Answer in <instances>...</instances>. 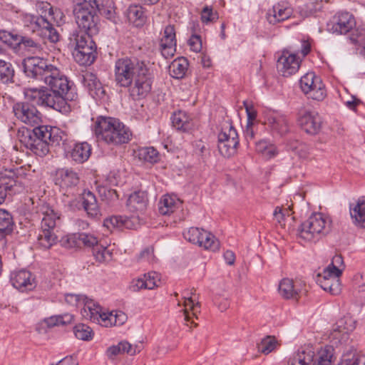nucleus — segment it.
Masks as SVG:
<instances>
[{
  "label": "nucleus",
  "mask_w": 365,
  "mask_h": 365,
  "mask_svg": "<svg viewBox=\"0 0 365 365\" xmlns=\"http://www.w3.org/2000/svg\"><path fill=\"white\" fill-rule=\"evenodd\" d=\"M322 118L315 111L301 110L298 115V123L300 128L310 135L317 134L322 128Z\"/></svg>",
  "instance_id": "nucleus-14"
},
{
  "label": "nucleus",
  "mask_w": 365,
  "mask_h": 365,
  "mask_svg": "<svg viewBox=\"0 0 365 365\" xmlns=\"http://www.w3.org/2000/svg\"><path fill=\"white\" fill-rule=\"evenodd\" d=\"M148 198L144 191H136L132 193L127 201L128 208L130 212L143 213L147 208Z\"/></svg>",
  "instance_id": "nucleus-25"
},
{
  "label": "nucleus",
  "mask_w": 365,
  "mask_h": 365,
  "mask_svg": "<svg viewBox=\"0 0 365 365\" xmlns=\"http://www.w3.org/2000/svg\"><path fill=\"white\" fill-rule=\"evenodd\" d=\"M95 133L98 140L112 145L128 143L131 137L129 128L118 119L105 116L97 118Z\"/></svg>",
  "instance_id": "nucleus-3"
},
{
  "label": "nucleus",
  "mask_w": 365,
  "mask_h": 365,
  "mask_svg": "<svg viewBox=\"0 0 365 365\" xmlns=\"http://www.w3.org/2000/svg\"><path fill=\"white\" fill-rule=\"evenodd\" d=\"M239 145L238 134L232 125H227L218 135V150L225 158L235 155Z\"/></svg>",
  "instance_id": "nucleus-10"
},
{
  "label": "nucleus",
  "mask_w": 365,
  "mask_h": 365,
  "mask_svg": "<svg viewBox=\"0 0 365 365\" xmlns=\"http://www.w3.org/2000/svg\"><path fill=\"white\" fill-rule=\"evenodd\" d=\"M91 148L87 143H76L69 152V157L77 163L86 162L90 157Z\"/></svg>",
  "instance_id": "nucleus-31"
},
{
  "label": "nucleus",
  "mask_w": 365,
  "mask_h": 365,
  "mask_svg": "<svg viewBox=\"0 0 365 365\" xmlns=\"http://www.w3.org/2000/svg\"><path fill=\"white\" fill-rule=\"evenodd\" d=\"M207 237H202V240L199 242L198 245L200 247H204L205 250H210L212 251H216L219 248V242L215 238V237L210 232V236H207Z\"/></svg>",
  "instance_id": "nucleus-53"
},
{
  "label": "nucleus",
  "mask_w": 365,
  "mask_h": 365,
  "mask_svg": "<svg viewBox=\"0 0 365 365\" xmlns=\"http://www.w3.org/2000/svg\"><path fill=\"white\" fill-rule=\"evenodd\" d=\"M318 282L320 287L326 292H329L332 295H337L341 292V284L339 277L333 274H326L325 269L323 275L319 274Z\"/></svg>",
  "instance_id": "nucleus-24"
},
{
  "label": "nucleus",
  "mask_w": 365,
  "mask_h": 365,
  "mask_svg": "<svg viewBox=\"0 0 365 365\" xmlns=\"http://www.w3.org/2000/svg\"><path fill=\"white\" fill-rule=\"evenodd\" d=\"M81 196L84 210L92 217H98L100 210L95 195L89 190H85Z\"/></svg>",
  "instance_id": "nucleus-32"
},
{
  "label": "nucleus",
  "mask_w": 365,
  "mask_h": 365,
  "mask_svg": "<svg viewBox=\"0 0 365 365\" xmlns=\"http://www.w3.org/2000/svg\"><path fill=\"white\" fill-rule=\"evenodd\" d=\"M58 217L53 210L47 211L41 220V231L38 236L39 245L46 249L50 248L57 242V237L53 230L56 228Z\"/></svg>",
  "instance_id": "nucleus-9"
},
{
  "label": "nucleus",
  "mask_w": 365,
  "mask_h": 365,
  "mask_svg": "<svg viewBox=\"0 0 365 365\" xmlns=\"http://www.w3.org/2000/svg\"><path fill=\"white\" fill-rule=\"evenodd\" d=\"M160 43H176L174 26L168 25L165 27Z\"/></svg>",
  "instance_id": "nucleus-54"
},
{
  "label": "nucleus",
  "mask_w": 365,
  "mask_h": 365,
  "mask_svg": "<svg viewBox=\"0 0 365 365\" xmlns=\"http://www.w3.org/2000/svg\"><path fill=\"white\" fill-rule=\"evenodd\" d=\"M344 268V264L342 257L341 255H336L333 257L331 263L325 269V273L340 276Z\"/></svg>",
  "instance_id": "nucleus-47"
},
{
  "label": "nucleus",
  "mask_w": 365,
  "mask_h": 365,
  "mask_svg": "<svg viewBox=\"0 0 365 365\" xmlns=\"http://www.w3.org/2000/svg\"><path fill=\"white\" fill-rule=\"evenodd\" d=\"M56 184L61 188H71L76 187L79 182L78 175L73 170L68 168H61L57 170Z\"/></svg>",
  "instance_id": "nucleus-23"
},
{
  "label": "nucleus",
  "mask_w": 365,
  "mask_h": 365,
  "mask_svg": "<svg viewBox=\"0 0 365 365\" xmlns=\"http://www.w3.org/2000/svg\"><path fill=\"white\" fill-rule=\"evenodd\" d=\"M14 115L25 124L34 126L41 122V113L29 102H18L13 106Z\"/></svg>",
  "instance_id": "nucleus-11"
},
{
  "label": "nucleus",
  "mask_w": 365,
  "mask_h": 365,
  "mask_svg": "<svg viewBox=\"0 0 365 365\" xmlns=\"http://www.w3.org/2000/svg\"><path fill=\"white\" fill-rule=\"evenodd\" d=\"M350 215L356 225L365 227V198L359 199L356 204L351 205Z\"/></svg>",
  "instance_id": "nucleus-33"
},
{
  "label": "nucleus",
  "mask_w": 365,
  "mask_h": 365,
  "mask_svg": "<svg viewBox=\"0 0 365 365\" xmlns=\"http://www.w3.org/2000/svg\"><path fill=\"white\" fill-rule=\"evenodd\" d=\"M85 299H86V296L76 295V294H66V296H65L66 302L68 304H71L73 306H76L81 303L83 304V302L85 301Z\"/></svg>",
  "instance_id": "nucleus-64"
},
{
  "label": "nucleus",
  "mask_w": 365,
  "mask_h": 365,
  "mask_svg": "<svg viewBox=\"0 0 365 365\" xmlns=\"http://www.w3.org/2000/svg\"><path fill=\"white\" fill-rule=\"evenodd\" d=\"M10 282L14 287L21 292L32 290L36 286L35 277L26 269L12 272L10 274Z\"/></svg>",
  "instance_id": "nucleus-15"
},
{
  "label": "nucleus",
  "mask_w": 365,
  "mask_h": 365,
  "mask_svg": "<svg viewBox=\"0 0 365 365\" xmlns=\"http://www.w3.org/2000/svg\"><path fill=\"white\" fill-rule=\"evenodd\" d=\"M15 44L28 51L37 53L42 50L41 45L26 36L15 35Z\"/></svg>",
  "instance_id": "nucleus-36"
},
{
  "label": "nucleus",
  "mask_w": 365,
  "mask_h": 365,
  "mask_svg": "<svg viewBox=\"0 0 365 365\" xmlns=\"http://www.w3.org/2000/svg\"><path fill=\"white\" fill-rule=\"evenodd\" d=\"M300 66L299 58L288 50H283L278 57L277 68L278 72L284 77L295 74Z\"/></svg>",
  "instance_id": "nucleus-13"
},
{
  "label": "nucleus",
  "mask_w": 365,
  "mask_h": 365,
  "mask_svg": "<svg viewBox=\"0 0 365 365\" xmlns=\"http://www.w3.org/2000/svg\"><path fill=\"white\" fill-rule=\"evenodd\" d=\"M127 17L135 26L141 27L147 21V11L140 5H130L127 10Z\"/></svg>",
  "instance_id": "nucleus-26"
},
{
  "label": "nucleus",
  "mask_w": 365,
  "mask_h": 365,
  "mask_svg": "<svg viewBox=\"0 0 365 365\" xmlns=\"http://www.w3.org/2000/svg\"><path fill=\"white\" fill-rule=\"evenodd\" d=\"M274 217L280 225H284V221L286 217L290 215V210L289 209H282L277 207L274 212Z\"/></svg>",
  "instance_id": "nucleus-60"
},
{
  "label": "nucleus",
  "mask_w": 365,
  "mask_h": 365,
  "mask_svg": "<svg viewBox=\"0 0 365 365\" xmlns=\"http://www.w3.org/2000/svg\"><path fill=\"white\" fill-rule=\"evenodd\" d=\"M187 292H184V293H183L184 294L183 297L185 299L184 306L185 307V309H184V312H183V316H184L185 321L190 322V317L189 315V313L187 312V307H190V308L192 310L195 311L197 307H200V304H199V302L194 304L192 297H187L188 294Z\"/></svg>",
  "instance_id": "nucleus-57"
},
{
  "label": "nucleus",
  "mask_w": 365,
  "mask_h": 365,
  "mask_svg": "<svg viewBox=\"0 0 365 365\" xmlns=\"http://www.w3.org/2000/svg\"><path fill=\"white\" fill-rule=\"evenodd\" d=\"M11 215L5 210L0 209V238L10 235L14 229Z\"/></svg>",
  "instance_id": "nucleus-42"
},
{
  "label": "nucleus",
  "mask_w": 365,
  "mask_h": 365,
  "mask_svg": "<svg viewBox=\"0 0 365 365\" xmlns=\"http://www.w3.org/2000/svg\"><path fill=\"white\" fill-rule=\"evenodd\" d=\"M68 100L66 97L53 92L51 89L48 90L46 88L41 101V106L52 108L53 109L62 112L66 108L67 102Z\"/></svg>",
  "instance_id": "nucleus-22"
},
{
  "label": "nucleus",
  "mask_w": 365,
  "mask_h": 365,
  "mask_svg": "<svg viewBox=\"0 0 365 365\" xmlns=\"http://www.w3.org/2000/svg\"><path fill=\"white\" fill-rule=\"evenodd\" d=\"M355 329V322L349 316H345L339 319L333 327L331 334L334 338H339L340 335L344 336Z\"/></svg>",
  "instance_id": "nucleus-30"
},
{
  "label": "nucleus",
  "mask_w": 365,
  "mask_h": 365,
  "mask_svg": "<svg viewBox=\"0 0 365 365\" xmlns=\"http://www.w3.org/2000/svg\"><path fill=\"white\" fill-rule=\"evenodd\" d=\"M188 44L190 49L195 52H200L202 49V41L198 35H192L188 41Z\"/></svg>",
  "instance_id": "nucleus-63"
},
{
  "label": "nucleus",
  "mask_w": 365,
  "mask_h": 365,
  "mask_svg": "<svg viewBox=\"0 0 365 365\" xmlns=\"http://www.w3.org/2000/svg\"><path fill=\"white\" fill-rule=\"evenodd\" d=\"M173 126L178 130L188 132L193 127V122L186 112L178 110L171 117Z\"/></svg>",
  "instance_id": "nucleus-29"
},
{
  "label": "nucleus",
  "mask_w": 365,
  "mask_h": 365,
  "mask_svg": "<svg viewBox=\"0 0 365 365\" xmlns=\"http://www.w3.org/2000/svg\"><path fill=\"white\" fill-rule=\"evenodd\" d=\"M101 0H73V9H79L81 11H91V9H98V13L106 14L110 13L102 4Z\"/></svg>",
  "instance_id": "nucleus-34"
},
{
  "label": "nucleus",
  "mask_w": 365,
  "mask_h": 365,
  "mask_svg": "<svg viewBox=\"0 0 365 365\" xmlns=\"http://www.w3.org/2000/svg\"><path fill=\"white\" fill-rule=\"evenodd\" d=\"M266 124L280 135L289 132V125L286 116L279 114H271L267 116Z\"/></svg>",
  "instance_id": "nucleus-28"
},
{
  "label": "nucleus",
  "mask_w": 365,
  "mask_h": 365,
  "mask_svg": "<svg viewBox=\"0 0 365 365\" xmlns=\"http://www.w3.org/2000/svg\"><path fill=\"white\" fill-rule=\"evenodd\" d=\"M304 93L307 95L308 98L318 101L324 100L327 96V93L325 86L320 77L317 76L314 78V83H312V86H310V91Z\"/></svg>",
  "instance_id": "nucleus-40"
},
{
  "label": "nucleus",
  "mask_w": 365,
  "mask_h": 365,
  "mask_svg": "<svg viewBox=\"0 0 365 365\" xmlns=\"http://www.w3.org/2000/svg\"><path fill=\"white\" fill-rule=\"evenodd\" d=\"M50 89L66 97L70 101H74L78 98L76 87L73 82L63 74L57 67L51 68V72L44 81Z\"/></svg>",
  "instance_id": "nucleus-6"
},
{
  "label": "nucleus",
  "mask_w": 365,
  "mask_h": 365,
  "mask_svg": "<svg viewBox=\"0 0 365 365\" xmlns=\"http://www.w3.org/2000/svg\"><path fill=\"white\" fill-rule=\"evenodd\" d=\"M61 140L60 130L56 127L48 125H38L32 130L26 129L19 135L21 143L39 157L46 156L49 152V145H57Z\"/></svg>",
  "instance_id": "nucleus-2"
},
{
  "label": "nucleus",
  "mask_w": 365,
  "mask_h": 365,
  "mask_svg": "<svg viewBox=\"0 0 365 365\" xmlns=\"http://www.w3.org/2000/svg\"><path fill=\"white\" fill-rule=\"evenodd\" d=\"M93 34L83 31H74L68 37V46L73 49V56L80 65H91L96 58V44L92 39Z\"/></svg>",
  "instance_id": "nucleus-4"
},
{
  "label": "nucleus",
  "mask_w": 365,
  "mask_h": 365,
  "mask_svg": "<svg viewBox=\"0 0 365 365\" xmlns=\"http://www.w3.org/2000/svg\"><path fill=\"white\" fill-rule=\"evenodd\" d=\"M119 345L122 354L126 353L130 356H133L140 351L138 346H133L131 344L126 341H122L119 342Z\"/></svg>",
  "instance_id": "nucleus-61"
},
{
  "label": "nucleus",
  "mask_w": 365,
  "mask_h": 365,
  "mask_svg": "<svg viewBox=\"0 0 365 365\" xmlns=\"http://www.w3.org/2000/svg\"><path fill=\"white\" fill-rule=\"evenodd\" d=\"M73 315L71 314H64L62 315L52 316L45 320L48 327H55L66 325L71 323Z\"/></svg>",
  "instance_id": "nucleus-49"
},
{
  "label": "nucleus",
  "mask_w": 365,
  "mask_h": 365,
  "mask_svg": "<svg viewBox=\"0 0 365 365\" xmlns=\"http://www.w3.org/2000/svg\"><path fill=\"white\" fill-rule=\"evenodd\" d=\"M83 307L81 309V313L82 317L88 320L97 323L102 326L104 316L102 308L96 303L93 299L86 297L83 303Z\"/></svg>",
  "instance_id": "nucleus-20"
},
{
  "label": "nucleus",
  "mask_w": 365,
  "mask_h": 365,
  "mask_svg": "<svg viewBox=\"0 0 365 365\" xmlns=\"http://www.w3.org/2000/svg\"><path fill=\"white\" fill-rule=\"evenodd\" d=\"M138 155L140 160L152 164L157 163L160 160L158 152L153 147L139 149Z\"/></svg>",
  "instance_id": "nucleus-45"
},
{
  "label": "nucleus",
  "mask_w": 365,
  "mask_h": 365,
  "mask_svg": "<svg viewBox=\"0 0 365 365\" xmlns=\"http://www.w3.org/2000/svg\"><path fill=\"white\" fill-rule=\"evenodd\" d=\"M64 239H67L64 244L69 248L82 246L91 247L94 258L101 263L108 262L112 259V252L107 247L99 243L93 235L85 232L75 233L66 236Z\"/></svg>",
  "instance_id": "nucleus-5"
},
{
  "label": "nucleus",
  "mask_w": 365,
  "mask_h": 365,
  "mask_svg": "<svg viewBox=\"0 0 365 365\" xmlns=\"http://www.w3.org/2000/svg\"><path fill=\"white\" fill-rule=\"evenodd\" d=\"M97 11L98 12V9H91V11H81L79 9H73L76 21L80 29L79 31L93 35L98 33Z\"/></svg>",
  "instance_id": "nucleus-12"
},
{
  "label": "nucleus",
  "mask_w": 365,
  "mask_h": 365,
  "mask_svg": "<svg viewBox=\"0 0 365 365\" xmlns=\"http://www.w3.org/2000/svg\"><path fill=\"white\" fill-rule=\"evenodd\" d=\"M46 88H31L27 87L24 88V94L29 100L36 101L38 104L41 105L43 96L44 94Z\"/></svg>",
  "instance_id": "nucleus-48"
},
{
  "label": "nucleus",
  "mask_w": 365,
  "mask_h": 365,
  "mask_svg": "<svg viewBox=\"0 0 365 365\" xmlns=\"http://www.w3.org/2000/svg\"><path fill=\"white\" fill-rule=\"evenodd\" d=\"M301 238L311 241L329 231V221L322 214L315 213L304 221L298 229Z\"/></svg>",
  "instance_id": "nucleus-7"
},
{
  "label": "nucleus",
  "mask_w": 365,
  "mask_h": 365,
  "mask_svg": "<svg viewBox=\"0 0 365 365\" xmlns=\"http://www.w3.org/2000/svg\"><path fill=\"white\" fill-rule=\"evenodd\" d=\"M340 365H365V357L351 351L342 356Z\"/></svg>",
  "instance_id": "nucleus-51"
},
{
  "label": "nucleus",
  "mask_w": 365,
  "mask_h": 365,
  "mask_svg": "<svg viewBox=\"0 0 365 365\" xmlns=\"http://www.w3.org/2000/svg\"><path fill=\"white\" fill-rule=\"evenodd\" d=\"M104 225L108 228L110 226H112L113 227H125L130 229L133 227V222L130 219L126 216L114 215L106 219L104 221Z\"/></svg>",
  "instance_id": "nucleus-43"
},
{
  "label": "nucleus",
  "mask_w": 365,
  "mask_h": 365,
  "mask_svg": "<svg viewBox=\"0 0 365 365\" xmlns=\"http://www.w3.org/2000/svg\"><path fill=\"white\" fill-rule=\"evenodd\" d=\"M180 202L174 196L165 195L162 197L158 203V210L161 215H170L180 205Z\"/></svg>",
  "instance_id": "nucleus-35"
},
{
  "label": "nucleus",
  "mask_w": 365,
  "mask_h": 365,
  "mask_svg": "<svg viewBox=\"0 0 365 365\" xmlns=\"http://www.w3.org/2000/svg\"><path fill=\"white\" fill-rule=\"evenodd\" d=\"M188 62L185 58L174 60L169 66L170 74L173 78H182L187 71Z\"/></svg>",
  "instance_id": "nucleus-41"
},
{
  "label": "nucleus",
  "mask_w": 365,
  "mask_h": 365,
  "mask_svg": "<svg viewBox=\"0 0 365 365\" xmlns=\"http://www.w3.org/2000/svg\"><path fill=\"white\" fill-rule=\"evenodd\" d=\"M293 14V9L284 2L274 4L267 14V19L270 24L274 25L282 22Z\"/></svg>",
  "instance_id": "nucleus-19"
},
{
  "label": "nucleus",
  "mask_w": 365,
  "mask_h": 365,
  "mask_svg": "<svg viewBox=\"0 0 365 365\" xmlns=\"http://www.w3.org/2000/svg\"><path fill=\"white\" fill-rule=\"evenodd\" d=\"M317 76L313 72H309L304 75L299 80V86L303 93L310 91V86L314 83Z\"/></svg>",
  "instance_id": "nucleus-55"
},
{
  "label": "nucleus",
  "mask_w": 365,
  "mask_h": 365,
  "mask_svg": "<svg viewBox=\"0 0 365 365\" xmlns=\"http://www.w3.org/2000/svg\"><path fill=\"white\" fill-rule=\"evenodd\" d=\"M116 85L128 88L134 101L145 98L151 91L153 76L148 65L135 58H122L115 63Z\"/></svg>",
  "instance_id": "nucleus-1"
},
{
  "label": "nucleus",
  "mask_w": 365,
  "mask_h": 365,
  "mask_svg": "<svg viewBox=\"0 0 365 365\" xmlns=\"http://www.w3.org/2000/svg\"><path fill=\"white\" fill-rule=\"evenodd\" d=\"M331 24L333 32L346 34L354 28L356 22L352 14L344 11L336 14L333 17Z\"/></svg>",
  "instance_id": "nucleus-18"
},
{
  "label": "nucleus",
  "mask_w": 365,
  "mask_h": 365,
  "mask_svg": "<svg viewBox=\"0 0 365 365\" xmlns=\"http://www.w3.org/2000/svg\"><path fill=\"white\" fill-rule=\"evenodd\" d=\"M314 354L310 348L299 350L289 361V365H309L314 361Z\"/></svg>",
  "instance_id": "nucleus-38"
},
{
  "label": "nucleus",
  "mask_w": 365,
  "mask_h": 365,
  "mask_svg": "<svg viewBox=\"0 0 365 365\" xmlns=\"http://www.w3.org/2000/svg\"><path fill=\"white\" fill-rule=\"evenodd\" d=\"M334 355L333 346L327 345L318 351L312 365H332L334 359Z\"/></svg>",
  "instance_id": "nucleus-37"
},
{
  "label": "nucleus",
  "mask_w": 365,
  "mask_h": 365,
  "mask_svg": "<svg viewBox=\"0 0 365 365\" xmlns=\"http://www.w3.org/2000/svg\"><path fill=\"white\" fill-rule=\"evenodd\" d=\"M14 76V69L10 62L4 60H0V80L4 83H8L13 81Z\"/></svg>",
  "instance_id": "nucleus-46"
},
{
  "label": "nucleus",
  "mask_w": 365,
  "mask_h": 365,
  "mask_svg": "<svg viewBox=\"0 0 365 365\" xmlns=\"http://www.w3.org/2000/svg\"><path fill=\"white\" fill-rule=\"evenodd\" d=\"M24 190L21 182L16 179L10 178L8 180H0V205H1L7 195L19 193Z\"/></svg>",
  "instance_id": "nucleus-27"
},
{
  "label": "nucleus",
  "mask_w": 365,
  "mask_h": 365,
  "mask_svg": "<svg viewBox=\"0 0 365 365\" xmlns=\"http://www.w3.org/2000/svg\"><path fill=\"white\" fill-rule=\"evenodd\" d=\"M81 82L93 98H101L105 95V91L101 83L93 73L86 72L83 74Z\"/></svg>",
  "instance_id": "nucleus-21"
},
{
  "label": "nucleus",
  "mask_w": 365,
  "mask_h": 365,
  "mask_svg": "<svg viewBox=\"0 0 365 365\" xmlns=\"http://www.w3.org/2000/svg\"><path fill=\"white\" fill-rule=\"evenodd\" d=\"M147 284H145L143 278L133 279L129 285V290L133 292H139L143 289H146Z\"/></svg>",
  "instance_id": "nucleus-62"
},
{
  "label": "nucleus",
  "mask_w": 365,
  "mask_h": 365,
  "mask_svg": "<svg viewBox=\"0 0 365 365\" xmlns=\"http://www.w3.org/2000/svg\"><path fill=\"white\" fill-rule=\"evenodd\" d=\"M103 316H104V318L102 326L105 327L120 326L123 324L127 319L125 314L121 311L106 312L103 314Z\"/></svg>",
  "instance_id": "nucleus-39"
},
{
  "label": "nucleus",
  "mask_w": 365,
  "mask_h": 365,
  "mask_svg": "<svg viewBox=\"0 0 365 365\" xmlns=\"http://www.w3.org/2000/svg\"><path fill=\"white\" fill-rule=\"evenodd\" d=\"M24 71L26 76L44 82L55 66L38 56L28 57L24 60Z\"/></svg>",
  "instance_id": "nucleus-8"
},
{
  "label": "nucleus",
  "mask_w": 365,
  "mask_h": 365,
  "mask_svg": "<svg viewBox=\"0 0 365 365\" xmlns=\"http://www.w3.org/2000/svg\"><path fill=\"white\" fill-rule=\"evenodd\" d=\"M303 287L304 284L302 282H294L292 279L284 278L279 283V292L284 299L297 300L307 292L305 289H303Z\"/></svg>",
  "instance_id": "nucleus-16"
},
{
  "label": "nucleus",
  "mask_w": 365,
  "mask_h": 365,
  "mask_svg": "<svg viewBox=\"0 0 365 365\" xmlns=\"http://www.w3.org/2000/svg\"><path fill=\"white\" fill-rule=\"evenodd\" d=\"M41 30L45 31L44 34L48 36V38L52 43H56L59 40V34L57 31L53 27V25L48 21V26L40 27Z\"/></svg>",
  "instance_id": "nucleus-59"
},
{
  "label": "nucleus",
  "mask_w": 365,
  "mask_h": 365,
  "mask_svg": "<svg viewBox=\"0 0 365 365\" xmlns=\"http://www.w3.org/2000/svg\"><path fill=\"white\" fill-rule=\"evenodd\" d=\"M38 7L43 10L40 16L25 14L23 16V22L25 26L31 27L33 31L39 30L40 27L48 26V20L46 17V12L51 15V6L47 2H41Z\"/></svg>",
  "instance_id": "nucleus-17"
},
{
  "label": "nucleus",
  "mask_w": 365,
  "mask_h": 365,
  "mask_svg": "<svg viewBox=\"0 0 365 365\" xmlns=\"http://www.w3.org/2000/svg\"><path fill=\"white\" fill-rule=\"evenodd\" d=\"M276 344L277 341L274 337L267 336L257 344V349L262 354H268L275 349Z\"/></svg>",
  "instance_id": "nucleus-52"
},
{
  "label": "nucleus",
  "mask_w": 365,
  "mask_h": 365,
  "mask_svg": "<svg viewBox=\"0 0 365 365\" xmlns=\"http://www.w3.org/2000/svg\"><path fill=\"white\" fill-rule=\"evenodd\" d=\"M76 337L83 341H89L93 338V331L88 326L79 324L74 327L73 330Z\"/></svg>",
  "instance_id": "nucleus-50"
},
{
  "label": "nucleus",
  "mask_w": 365,
  "mask_h": 365,
  "mask_svg": "<svg viewBox=\"0 0 365 365\" xmlns=\"http://www.w3.org/2000/svg\"><path fill=\"white\" fill-rule=\"evenodd\" d=\"M143 280H145L146 289H153L158 287L157 282L160 281V274L155 272H150L143 275Z\"/></svg>",
  "instance_id": "nucleus-56"
},
{
  "label": "nucleus",
  "mask_w": 365,
  "mask_h": 365,
  "mask_svg": "<svg viewBox=\"0 0 365 365\" xmlns=\"http://www.w3.org/2000/svg\"><path fill=\"white\" fill-rule=\"evenodd\" d=\"M176 43H160V50L162 56L168 59L172 58L176 51Z\"/></svg>",
  "instance_id": "nucleus-58"
},
{
  "label": "nucleus",
  "mask_w": 365,
  "mask_h": 365,
  "mask_svg": "<svg viewBox=\"0 0 365 365\" xmlns=\"http://www.w3.org/2000/svg\"><path fill=\"white\" fill-rule=\"evenodd\" d=\"M184 237L195 245H198L202 237L210 236V232L198 227H190L183 233Z\"/></svg>",
  "instance_id": "nucleus-44"
}]
</instances>
